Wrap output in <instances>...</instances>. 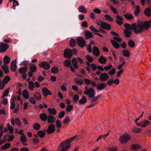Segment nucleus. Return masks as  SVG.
<instances>
[{
  "label": "nucleus",
  "instance_id": "1",
  "mask_svg": "<svg viewBox=\"0 0 151 151\" xmlns=\"http://www.w3.org/2000/svg\"><path fill=\"white\" fill-rule=\"evenodd\" d=\"M151 25V19L149 21L141 22L137 24L135 23L132 24L131 25L128 23L125 24L124 25L126 30L132 32L134 30L136 34L142 33L145 30H147Z\"/></svg>",
  "mask_w": 151,
  "mask_h": 151
},
{
  "label": "nucleus",
  "instance_id": "2",
  "mask_svg": "<svg viewBox=\"0 0 151 151\" xmlns=\"http://www.w3.org/2000/svg\"><path fill=\"white\" fill-rule=\"evenodd\" d=\"M76 137V136L75 135L70 139H67L64 142H61L60 144V146L63 148L61 151H67L71 146L70 142L74 140Z\"/></svg>",
  "mask_w": 151,
  "mask_h": 151
},
{
  "label": "nucleus",
  "instance_id": "3",
  "mask_svg": "<svg viewBox=\"0 0 151 151\" xmlns=\"http://www.w3.org/2000/svg\"><path fill=\"white\" fill-rule=\"evenodd\" d=\"M130 138L131 137L129 135L125 134L120 137L119 140L121 143L124 144L127 143Z\"/></svg>",
  "mask_w": 151,
  "mask_h": 151
},
{
  "label": "nucleus",
  "instance_id": "4",
  "mask_svg": "<svg viewBox=\"0 0 151 151\" xmlns=\"http://www.w3.org/2000/svg\"><path fill=\"white\" fill-rule=\"evenodd\" d=\"M77 42L78 45L80 47H83L86 45V42L81 37H78L77 38Z\"/></svg>",
  "mask_w": 151,
  "mask_h": 151
},
{
  "label": "nucleus",
  "instance_id": "5",
  "mask_svg": "<svg viewBox=\"0 0 151 151\" xmlns=\"http://www.w3.org/2000/svg\"><path fill=\"white\" fill-rule=\"evenodd\" d=\"M63 55L66 58H70L72 56V50L70 49H66L64 52Z\"/></svg>",
  "mask_w": 151,
  "mask_h": 151
},
{
  "label": "nucleus",
  "instance_id": "6",
  "mask_svg": "<svg viewBox=\"0 0 151 151\" xmlns=\"http://www.w3.org/2000/svg\"><path fill=\"white\" fill-rule=\"evenodd\" d=\"M39 66L46 70H48L50 68V65L47 62H42L39 64Z\"/></svg>",
  "mask_w": 151,
  "mask_h": 151
},
{
  "label": "nucleus",
  "instance_id": "7",
  "mask_svg": "<svg viewBox=\"0 0 151 151\" xmlns=\"http://www.w3.org/2000/svg\"><path fill=\"white\" fill-rule=\"evenodd\" d=\"M9 47L7 44L4 43L2 42L0 43V52L3 53L6 51Z\"/></svg>",
  "mask_w": 151,
  "mask_h": 151
},
{
  "label": "nucleus",
  "instance_id": "8",
  "mask_svg": "<svg viewBox=\"0 0 151 151\" xmlns=\"http://www.w3.org/2000/svg\"><path fill=\"white\" fill-rule=\"evenodd\" d=\"M55 130V126L54 124L50 125L47 129L46 131L48 134H51L53 133Z\"/></svg>",
  "mask_w": 151,
  "mask_h": 151
},
{
  "label": "nucleus",
  "instance_id": "9",
  "mask_svg": "<svg viewBox=\"0 0 151 151\" xmlns=\"http://www.w3.org/2000/svg\"><path fill=\"white\" fill-rule=\"evenodd\" d=\"M42 91L43 95L47 97L48 95H51V91L46 87H44L42 89Z\"/></svg>",
  "mask_w": 151,
  "mask_h": 151
},
{
  "label": "nucleus",
  "instance_id": "10",
  "mask_svg": "<svg viewBox=\"0 0 151 151\" xmlns=\"http://www.w3.org/2000/svg\"><path fill=\"white\" fill-rule=\"evenodd\" d=\"M17 62L16 60L12 61L11 63L10 68L12 71L14 72L17 68Z\"/></svg>",
  "mask_w": 151,
  "mask_h": 151
},
{
  "label": "nucleus",
  "instance_id": "11",
  "mask_svg": "<svg viewBox=\"0 0 151 151\" xmlns=\"http://www.w3.org/2000/svg\"><path fill=\"white\" fill-rule=\"evenodd\" d=\"M92 53L93 55L99 56L100 55V52L99 49L98 47L96 46H94L93 48Z\"/></svg>",
  "mask_w": 151,
  "mask_h": 151
},
{
  "label": "nucleus",
  "instance_id": "12",
  "mask_svg": "<svg viewBox=\"0 0 151 151\" xmlns=\"http://www.w3.org/2000/svg\"><path fill=\"white\" fill-rule=\"evenodd\" d=\"M15 122L16 124L18 126H20L21 125V122L20 119L17 118H16L15 120L12 118L11 119V123L13 125H14L15 124Z\"/></svg>",
  "mask_w": 151,
  "mask_h": 151
},
{
  "label": "nucleus",
  "instance_id": "13",
  "mask_svg": "<svg viewBox=\"0 0 151 151\" xmlns=\"http://www.w3.org/2000/svg\"><path fill=\"white\" fill-rule=\"evenodd\" d=\"M88 91L89 92L88 96L89 98H93L95 96V93L94 90L93 88H90Z\"/></svg>",
  "mask_w": 151,
  "mask_h": 151
},
{
  "label": "nucleus",
  "instance_id": "14",
  "mask_svg": "<svg viewBox=\"0 0 151 151\" xmlns=\"http://www.w3.org/2000/svg\"><path fill=\"white\" fill-rule=\"evenodd\" d=\"M109 78V76L106 73H104L101 74L100 80L101 81H105L108 79Z\"/></svg>",
  "mask_w": 151,
  "mask_h": 151
},
{
  "label": "nucleus",
  "instance_id": "15",
  "mask_svg": "<svg viewBox=\"0 0 151 151\" xmlns=\"http://www.w3.org/2000/svg\"><path fill=\"white\" fill-rule=\"evenodd\" d=\"M116 18L117 19V20H116V23L119 25H122L123 24L122 18L119 15H117L116 16Z\"/></svg>",
  "mask_w": 151,
  "mask_h": 151
},
{
  "label": "nucleus",
  "instance_id": "16",
  "mask_svg": "<svg viewBox=\"0 0 151 151\" xmlns=\"http://www.w3.org/2000/svg\"><path fill=\"white\" fill-rule=\"evenodd\" d=\"M27 66H25L24 67H22L19 68L18 69L19 72L21 74H25L27 72Z\"/></svg>",
  "mask_w": 151,
  "mask_h": 151
},
{
  "label": "nucleus",
  "instance_id": "17",
  "mask_svg": "<svg viewBox=\"0 0 151 151\" xmlns=\"http://www.w3.org/2000/svg\"><path fill=\"white\" fill-rule=\"evenodd\" d=\"M101 28L103 29L109 30H110L111 29V25L105 22H104Z\"/></svg>",
  "mask_w": 151,
  "mask_h": 151
},
{
  "label": "nucleus",
  "instance_id": "18",
  "mask_svg": "<svg viewBox=\"0 0 151 151\" xmlns=\"http://www.w3.org/2000/svg\"><path fill=\"white\" fill-rule=\"evenodd\" d=\"M106 87V84L105 83H100L97 86V88L100 91L102 90Z\"/></svg>",
  "mask_w": 151,
  "mask_h": 151
},
{
  "label": "nucleus",
  "instance_id": "19",
  "mask_svg": "<svg viewBox=\"0 0 151 151\" xmlns=\"http://www.w3.org/2000/svg\"><path fill=\"white\" fill-rule=\"evenodd\" d=\"M72 63L74 68L76 69H78V62L76 58H73L72 59Z\"/></svg>",
  "mask_w": 151,
  "mask_h": 151
},
{
  "label": "nucleus",
  "instance_id": "20",
  "mask_svg": "<svg viewBox=\"0 0 151 151\" xmlns=\"http://www.w3.org/2000/svg\"><path fill=\"white\" fill-rule=\"evenodd\" d=\"M47 122L49 123L52 124L55 121V117L51 115H49L48 116Z\"/></svg>",
  "mask_w": 151,
  "mask_h": 151
},
{
  "label": "nucleus",
  "instance_id": "21",
  "mask_svg": "<svg viewBox=\"0 0 151 151\" xmlns=\"http://www.w3.org/2000/svg\"><path fill=\"white\" fill-rule=\"evenodd\" d=\"M40 118L42 121H45L47 119L48 116L45 113H43L40 114Z\"/></svg>",
  "mask_w": 151,
  "mask_h": 151
},
{
  "label": "nucleus",
  "instance_id": "22",
  "mask_svg": "<svg viewBox=\"0 0 151 151\" xmlns=\"http://www.w3.org/2000/svg\"><path fill=\"white\" fill-rule=\"evenodd\" d=\"M99 62L103 64H105L107 61V59L105 57L103 56H101L99 59Z\"/></svg>",
  "mask_w": 151,
  "mask_h": 151
},
{
  "label": "nucleus",
  "instance_id": "23",
  "mask_svg": "<svg viewBox=\"0 0 151 151\" xmlns=\"http://www.w3.org/2000/svg\"><path fill=\"white\" fill-rule=\"evenodd\" d=\"M87 99L86 97L85 96H82L81 99L79 101V104H80L83 105L86 103Z\"/></svg>",
  "mask_w": 151,
  "mask_h": 151
},
{
  "label": "nucleus",
  "instance_id": "24",
  "mask_svg": "<svg viewBox=\"0 0 151 151\" xmlns=\"http://www.w3.org/2000/svg\"><path fill=\"white\" fill-rule=\"evenodd\" d=\"M150 123V122L146 120H144L141 122V124H142V127H145L146 126L149 125Z\"/></svg>",
  "mask_w": 151,
  "mask_h": 151
},
{
  "label": "nucleus",
  "instance_id": "25",
  "mask_svg": "<svg viewBox=\"0 0 151 151\" xmlns=\"http://www.w3.org/2000/svg\"><path fill=\"white\" fill-rule=\"evenodd\" d=\"M22 95L26 99H28L29 97V93L28 91L26 89L24 90L22 92Z\"/></svg>",
  "mask_w": 151,
  "mask_h": 151
},
{
  "label": "nucleus",
  "instance_id": "26",
  "mask_svg": "<svg viewBox=\"0 0 151 151\" xmlns=\"http://www.w3.org/2000/svg\"><path fill=\"white\" fill-rule=\"evenodd\" d=\"M7 137H9V139H8L7 140V141L8 142H10L12 141L14 138V136L13 135H10L9 134H8L5 135L4 136V139L5 140L7 138Z\"/></svg>",
  "mask_w": 151,
  "mask_h": 151
},
{
  "label": "nucleus",
  "instance_id": "27",
  "mask_svg": "<svg viewBox=\"0 0 151 151\" xmlns=\"http://www.w3.org/2000/svg\"><path fill=\"white\" fill-rule=\"evenodd\" d=\"M75 81L77 84L79 85H82L84 84V81L79 78H77L75 80Z\"/></svg>",
  "mask_w": 151,
  "mask_h": 151
},
{
  "label": "nucleus",
  "instance_id": "28",
  "mask_svg": "<svg viewBox=\"0 0 151 151\" xmlns=\"http://www.w3.org/2000/svg\"><path fill=\"white\" fill-rule=\"evenodd\" d=\"M33 96L37 100H40L41 99V95L38 92H36L33 95Z\"/></svg>",
  "mask_w": 151,
  "mask_h": 151
},
{
  "label": "nucleus",
  "instance_id": "29",
  "mask_svg": "<svg viewBox=\"0 0 151 151\" xmlns=\"http://www.w3.org/2000/svg\"><path fill=\"white\" fill-rule=\"evenodd\" d=\"M47 111L48 112V113L50 114L55 115L57 114L56 111L54 108L51 109L49 108L47 109Z\"/></svg>",
  "mask_w": 151,
  "mask_h": 151
},
{
  "label": "nucleus",
  "instance_id": "30",
  "mask_svg": "<svg viewBox=\"0 0 151 151\" xmlns=\"http://www.w3.org/2000/svg\"><path fill=\"white\" fill-rule=\"evenodd\" d=\"M1 68L3 70L4 73L8 74L9 73V68L8 67L5 65H4L1 67Z\"/></svg>",
  "mask_w": 151,
  "mask_h": 151
},
{
  "label": "nucleus",
  "instance_id": "31",
  "mask_svg": "<svg viewBox=\"0 0 151 151\" xmlns=\"http://www.w3.org/2000/svg\"><path fill=\"white\" fill-rule=\"evenodd\" d=\"M110 42L114 46V47L116 49H118L120 47L119 44L116 41L113 40H111Z\"/></svg>",
  "mask_w": 151,
  "mask_h": 151
},
{
  "label": "nucleus",
  "instance_id": "32",
  "mask_svg": "<svg viewBox=\"0 0 151 151\" xmlns=\"http://www.w3.org/2000/svg\"><path fill=\"white\" fill-rule=\"evenodd\" d=\"M45 130H40L37 132V134L40 138H43L45 137Z\"/></svg>",
  "mask_w": 151,
  "mask_h": 151
},
{
  "label": "nucleus",
  "instance_id": "33",
  "mask_svg": "<svg viewBox=\"0 0 151 151\" xmlns=\"http://www.w3.org/2000/svg\"><path fill=\"white\" fill-rule=\"evenodd\" d=\"M84 35L88 38H91L93 37V35L90 32L86 31L84 32Z\"/></svg>",
  "mask_w": 151,
  "mask_h": 151
},
{
  "label": "nucleus",
  "instance_id": "34",
  "mask_svg": "<svg viewBox=\"0 0 151 151\" xmlns=\"http://www.w3.org/2000/svg\"><path fill=\"white\" fill-rule=\"evenodd\" d=\"M37 70V67L35 65H31L30 66V72L32 73H34Z\"/></svg>",
  "mask_w": 151,
  "mask_h": 151
},
{
  "label": "nucleus",
  "instance_id": "35",
  "mask_svg": "<svg viewBox=\"0 0 151 151\" xmlns=\"http://www.w3.org/2000/svg\"><path fill=\"white\" fill-rule=\"evenodd\" d=\"M76 44V40L73 39H71L70 41L69 45L72 47H74L75 46Z\"/></svg>",
  "mask_w": 151,
  "mask_h": 151
},
{
  "label": "nucleus",
  "instance_id": "36",
  "mask_svg": "<svg viewBox=\"0 0 151 151\" xmlns=\"http://www.w3.org/2000/svg\"><path fill=\"white\" fill-rule=\"evenodd\" d=\"M124 16L128 20H131L133 18V15L131 14H125L124 15Z\"/></svg>",
  "mask_w": 151,
  "mask_h": 151
},
{
  "label": "nucleus",
  "instance_id": "37",
  "mask_svg": "<svg viewBox=\"0 0 151 151\" xmlns=\"http://www.w3.org/2000/svg\"><path fill=\"white\" fill-rule=\"evenodd\" d=\"M10 59L7 55L5 56L4 58V63L5 64H9L10 62Z\"/></svg>",
  "mask_w": 151,
  "mask_h": 151
},
{
  "label": "nucleus",
  "instance_id": "38",
  "mask_svg": "<svg viewBox=\"0 0 151 151\" xmlns=\"http://www.w3.org/2000/svg\"><path fill=\"white\" fill-rule=\"evenodd\" d=\"M64 65L67 67H69L71 65V61L70 59H67L65 61Z\"/></svg>",
  "mask_w": 151,
  "mask_h": 151
},
{
  "label": "nucleus",
  "instance_id": "39",
  "mask_svg": "<svg viewBox=\"0 0 151 151\" xmlns=\"http://www.w3.org/2000/svg\"><path fill=\"white\" fill-rule=\"evenodd\" d=\"M11 146V144L9 143H7L6 144L4 145L1 147V150H6L9 148Z\"/></svg>",
  "mask_w": 151,
  "mask_h": 151
},
{
  "label": "nucleus",
  "instance_id": "40",
  "mask_svg": "<svg viewBox=\"0 0 151 151\" xmlns=\"http://www.w3.org/2000/svg\"><path fill=\"white\" fill-rule=\"evenodd\" d=\"M34 87V83L32 81H29V88L31 90H33Z\"/></svg>",
  "mask_w": 151,
  "mask_h": 151
},
{
  "label": "nucleus",
  "instance_id": "41",
  "mask_svg": "<svg viewBox=\"0 0 151 151\" xmlns=\"http://www.w3.org/2000/svg\"><path fill=\"white\" fill-rule=\"evenodd\" d=\"M132 32L129 31L127 30H124V33L125 35V36L127 37H129L131 36V35L132 34Z\"/></svg>",
  "mask_w": 151,
  "mask_h": 151
},
{
  "label": "nucleus",
  "instance_id": "42",
  "mask_svg": "<svg viewBox=\"0 0 151 151\" xmlns=\"http://www.w3.org/2000/svg\"><path fill=\"white\" fill-rule=\"evenodd\" d=\"M122 54L125 57H129V51L126 50H122Z\"/></svg>",
  "mask_w": 151,
  "mask_h": 151
},
{
  "label": "nucleus",
  "instance_id": "43",
  "mask_svg": "<svg viewBox=\"0 0 151 151\" xmlns=\"http://www.w3.org/2000/svg\"><path fill=\"white\" fill-rule=\"evenodd\" d=\"M128 45L131 47H133L135 46L134 42L132 40H130L128 42Z\"/></svg>",
  "mask_w": 151,
  "mask_h": 151
},
{
  "label": "nucleus",
  "instance_id": "44",
  "mask_svg": "<svg viewBox=\"0 0 151 151\" xmlns=\"http://www.w3.org/2000/svg\"><path fill=\"white\" fill-rule=\"evenodd\" d=\"M15 99H14L12 101H11V105L10 108L11 109H13L15 108V104L14 102V100Z\"/></svg>",
  "mask_w": 151,
  "mask_h": 151
},
{
  "label": "nucleus",
  "instance_id": "45",
  "mask_svg": "<svg viewBox=\"0 0 151 151\" xmlns=\"http://www.w3.org/2000/svg\"><path fill=\"white\" fill-rule=\"evenodd\" d=\"M90 99L91 100V101L90 102L91 104L87 106L86 107V108H91L93 107L95 105H96L97 104V103H96L95 101H92L91 102V101H92V99Z\"/></svg>",
  "mask_w": 151,
  "mask_h": 151
},
{
  "label": "nucleus",
  "instance_id": "46",
  "mask_svg": "<svg viewBox=\"0 0 151 151\" xmlns=\"http://www.w3.org/2000/svg\"><path fill=\"white\" fill-rule=\"evenodd\" d=\"M140 146L137 144H133L132 145V148L134 150H137L139 149Z\"/></svg>",
  "mask_w": 151,
  "mask_h": 151
},
{
  "label": "nucleus",
  "instance_id": "47",
  "mask_svg": "<svg viewBox=\"0 0 151 151\" xmlns=\"http://www.w3.org/2000/svg\"><path fill=\"white\" fill-rule=\"evenodd\" d=\"M69 119V117L68 116H66L64 118L63 122L65 124H67L69 123L70 121Z\"/></svg>",
  "mask_w": 151,
  "mask_h": 151
},
{
  "label": "nucleus",
  "instance_id": "48",
  "mask_svg": "<svg viewBox=\"0 0 151 151\" xmlns=\"http://www.w3.org/2000/svg\"><path fill=\"white\" fill-rule=\"evenodd\" d=\"M34 128L36 130H38L40 128V126L38 123H35L34 126Z\"/></svg>",
  "mask_w": 151,
  "mask_h": 151
},
{
  "label": "nucleus",
  "instance_id": "49",
  "mask_svg": "<svg viewBox=\"0 0 151 151\" xmlns=\"http://www.w3.org/2000/svg\"><path fill=\"white\" fill-rule=\"evenodd\" d=\"M51 70L52 73H56L58 72V68L54 67L51 68Z\"/></svg>",
  "mask_w": 151,
  "mask_h": 151
},
{
  "label": "nucleus",
  "instance_id": "50",
  "mask_svg": "<svg viewBox=\"0 0 151 151\" xmlns=\"http://www.w3.org/2000/svg\"><path fill=\"white\" fill-rule=\"evenodd\" d=\"M10 80V78L8 76H5L3 79V81L5 82V83H6L8 81Z\"/></svg>",
  "mask_w": 151,
  "mask_h": 151
},
{
  "label": "nucleus",
  "instance_id": "51",
  "mask_svg": "<svg viewBox=\"0 0 151 151\" xmlns=\"http://www.w3.org/2000/svg\"><path fill=\"white\" fill-rule=\"evenodd\" d=\"M144 12L145 15L148 17L151 15V10H145Z\"/></svg>",
  "mask_w": 151,
  "mask_h": 151
},
{
  "label": "nucleus",
  "instance_id": "52",
  "mask_svg": "<svg viewBox=\"0 0 151 151\" xmlns=\"http://www.w3.org/2000/svg\"><path fill=\"white\" fill-rule=\"evenodd\" d=\"M73 107L70 105H68L66 108V110L68 112H70L72 109H73Z\"/></svg>",
  "mask_w": 151,
  "mask_h": 151
},
{
  "label": "nucleus",
  "instance_id": "53",
  "mask_svg": "<svg viewBox=\"0 0 151 151\" xmlns=\"http://www.w3.org/2000/svg\"><path fill=\"white\" fill-rule=\"evenodd\" d=\"M104 17L107 19L110 22L112 21L113 20V19L108 14H105L104 15Z\"/></svg>",
  "mask_w": 151,
  "mask_h": 151
},
{
  "label": "nucleus",
  "instance_id": "54",
  "mask_svg": "<svg viewBox=\"0 0 151 151\" xmlns=\"http://www.w3.org/2000/svg\"><path fill=\"white\" fill-rule=\"evenodd\" d=\"M86 58L87 60L88 61L90 62H93V58L91 57L89 55H86Z\"/></svg>",
  "mask_w": 151,
  "mask_h": 151
},
{
  "label": "nucleus",
  "instance_id": "55",
  "mask_svg": "<svg viewBox=\"0 0 151 151\" xmlns=\"http://www.w3.org/2000/svg\"><path fill=\"white\" fill-rule=\"evenodd\" d=\"M102 96L101 95L99 94L97 95L96 97L93 98L92 99V101H96L101 96Z\"/></svg>",
  "mask_w": 151,
  "mask_h": 151
},
{
  "label": "nucleus",
  "instance_id": "56",
  "mask_svg": "<svg viewBox=\"0 0 151 151\" xmlns=\"http://www.w3.org/2000/svg\"><path fill=\"white\" fill-rule=\"evenodd\" d=\"M56 126L58 128H60L61 127V122L60 120L58 119L56 122Z\"/></svg>",
  "mask_w": 151,
  "mask_h": 151
},
{
  "label": "nucleus",
  "instance_id": "57",
  "mask_svg": "<svg viewBox=\"0 0 151 151\" xmlns=\"http://www.w3.org/2000/svg\"><path fill=\"white\" fill-rule=\"evenodd\" d=\"M90 29L91 31L93 32H94V33L95 32H99V31L97 30L96 29L95 27L92 26H91L90 27Z\"/></svg>",
  "mask_w": 151,
  "mask_h": 151
},
{
  "label": "nucleus",
  "instance_id": "58",
  "mask_svg": "<svg viewBox=\"0 0 151 151\" xmlns=\"http://www.w3.org/2000/svg\"><path fill=\"white\" fill-rule=\"evenodd\" d=\"M19 5V2L17 1L16 0H15L13 1V8L14 9H15V6H18Z\"/></svg>",
  "mask_w": 151,
  "mask_h": 151
},
{
  "label": "nucleus",
  "instance_id": "59",
  "mask_svg": "<svg viewBox=\"0 0 151 151\" xmlns=\"http://www.w3.org/2000/svg\"><path fill=\"white\" fill-rule=\"evenodd\" d=\"M116 70L115 68H113L109 72V74L110 75H113L115 73Z\"/></svg>",
  "mask_w": 151,
  "mask_h": 151
},
{
  "label": "nucleus",
  "instance_id": "60",
  "mask_svg": "<svg viewBox=\"0 0 151 151\" xmlns=\"http://www.w3.org/2000/svg\"><path fill=\"white\" fill-rule=\"evenodd\" d=\"M82 26L84 28H86L88 27L87 23L86 21L83 22L81 24Z\"/></svg>",
  "mask_w": 151,
  "mask_h": 151
},
{
  "label": "nucleus",
  "instance_id": "61",
  "mask_svg": "<svg viewBox=\"0 0 151 151\" xmlns=\"http://www.w3.org/2000/svg\"><path fill=\"white\" fill-rule=\"evenodd\" d=\"M124 70H121L117 72L116 76L117 77H119L124 71Z\"/></svg>",
  "mask_w": 151,
  "mask_h": 151
},
{
  "label": "nucleus",
  "instance_id": "62",
  "mask_svg": "<svg viewBox=\"0 0 151 151\" xmlns=\"http://www.w3.org/2000/svg\"><path fill=\"white\" fill-rule=\"evenodd\" d=\"M20 140L22 142L25 143L27 142V139L25 136H22Z\"/></svg>",
  "mask_w": 151,
  "mask_h": 151
},
{
  "label": "nucleus",
  "instance_id": "63",
  "mask_svg": "<svg viewBox=\"0 0 151 151\" xmlns=\"http://www.w3.org/2000/svg\"><path fill=\"white\" fill-rule=\"evenodd\" d=\"M79 99V96L77 94H75L73 97V100L75 102L77 101Z\"/></svg>",
  "mask_w": 151,
  "mask_h": 151
},
{
  "label": "nucleus",
  "instance_id": "64",
  "mask_svg": "<svg viewBox=\"0 0 151 151\" xmlns=\"http://www.w3.org/2000/svg\"><path fill=\"white\" fill-rule=\"evenodd\" d=\"M65 114V113L64 111H62L59 114V118L60 119H61L64 116Z\"/></svg>",
  "mask_w": 151,
  "mask_h": 151
}]
</instances>
